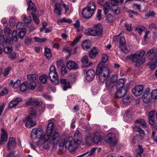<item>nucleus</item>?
Returning a JSON list of instances; mask_svg holds the SVG:
<instances>
[{"instance_id": "680f3d73", "label": "nucleus", "mask_w": 157, "mask_h": 157, "mask_svg": "<svg viewBox=\"0 0 157 157\" xmlns=\"http://www.w3.org/2000/svg\"><path fill=\"white\" fill-rule=\"evenodd\" d=\"M108 59V57L107 55L103 54L102 55L101 62L104 63L106 62Z\"/></svg>"}, {"instance_id": "f8f14e48", "label": "nucleus", "mask_w": 157, "mask_h": 157, "mask_svg": "<svg viewBox=\"0 0 157 157\" xmlns=\"http://www.w3.org/2000/svg\"><path fill=\"white\" fill-rule=\"evenodd\" d=\"M17 32L14 30L12 33V37L11 38H7L5 41L6 44H12L13 41L17 42Z\"/></svg>"}, {"instance_id": "20e7f679", "label": "nucleus", "mask_w": 157, "mask_h": 157, "mask_svg": "<svg viewBox=\"0 0 157 157\" xmlns=\"http://www.w3.org/2000/svg\"><path fill=\"white\" fill-rule=\"evenodd\" d=\"M145 54V52L143 50L138 51L135 54H130L127 56V59H130L133 62L136 63L139 65L143 64L144 60L143 57Z\"/></svg>"}, {"instance_id": "bb28decb", "label": "nucleus", "mask_w": 157, "mask_h": 157, "mask_svg": "<svg viewBox=\"0 0 157 157\" xmlns=\"http://www.w3.org/2000/svg\"><path fill=\"white\" fill-rule=\"evenodd\" d=\"M103 7V10L105 15L109 13V10L110 9V6L109 2H106L104 4H102V6Z\"/></svg>"}, {"instance_id": "a211bd4d", "label": "nucleus", "mask_w": 157, "mask_h": 157, "mask_svg": "<svg viewBox=\"0 0 157 157\" xmlns=\"http://www.w3.org/2000/svg\"><path fill=\"white\" fill-rule=\"evenodd\" d=\"M0 145L2 144L3 142H6L7 140V134L3 128L1 129Z\"/></svg>"}, {"instance_id": "f704fd0d", "label": "nucleus", "mask_w": 157, "mask_h": 157, "mask_svg": "<svg viewBox=\"0 0 157 157\" xmlns=\"http://www.w3.org/2000/svg\"><path fill=\"white\" fill-rule=\"evenodd\" d=\"M135 122L141 125L143 128H145L147 127L146 122L142 119H139L136 120L135 121Z\"/></svg>"}, {"instance_id": "473e14b6", "label": "nucleus", "mask_w": 157, "mask_h": 157, "mask_svg": "<svg viewBox=\"0 0 157 157\" xmlns=\"http://www.w3.org/2000/svg\"><path fill=\"white\" fill-rule=\"evenodd\" d=\"M23 17V20L27 25V26H28V25H29L30 24H31V17L30 16L27 17L25 15L22 16Z\"/></svg>"}, {"instance_id": "e2e57ef3", "label": "nucleus", "mask_w": 157, "mask_h": 157, "mask_svg": "<svg viewBox=\"0 0 157 157\" xmlns=\"http://www.w3.org/2000/svg\"><path fill=\"white\" fill-rule=\"evenodd\" d=\"M151 138L153 141L157 142V135L154 131L152 132Z\"/></svg>"}, {"instance_id": "ea45409f", "label": "nucleus", "mask_w": 157, "mask_h": 157, "mask_svg": "<svg viewBox=\"0 0 157 157\" xmlns=\"http://www.w3.org/2000/svg\"><path fill=\"white\" fill-rule=\"evenodd\" d=\"M44 54L47 59H49L52 56L50 50L48 48H45Z\"/></svg>"}, {"instance_id": "864d4df0", "label": "nucleus", "mask_w": 157, "mask_h": 157, "mask_svg": "<svg viewBox=\"0 0 157 157\" xmlns=\"http://www.w3.org/2000/svg\"><path fill=\"white\" fill-rule=\"evenodd\" d=\"M144 27L142 26H138L136 27V29L139 32L140 35H141L143 31L144 30Z\"/></svg>"}, {"instance_id": "39448f33", "label": "nucleus", "mask_w": 157, "mask_h": 157, "mask_svg": "<svg viewBox=\"0 0 157 157\" xmlns=\"http://www.w3.org/2000/svg\"><path fill=\"white\" fill-rule=\"evenodd\" d=\"M124 82L123 79H120L117 81L116 85L117 91L115 94L116 98H121L126 94L127 89L124 87Z\"/></svg>"}, {"instance_id": "49530a36", "label": "nucleus", "mask_w": 157, "mask_h": 157, "mask_svg": "<svg viewBox=\"0 0 157 157\" xmlns=\"http://www.w3.org/2000/svg\"><path fill=\"white\" fill-rule=\"evenodd\" d=\"M82 47L84 49L87 50L90 48V47L89 46L88 41L85 40L82 44Z\"/></svg>"}, {"instance_id": "2f4dec72", "label": "nucleus", "mask_w": 157, "mask_h": 157, "mask_svg": "<svg viewBox=\"0 0 157 157\" xmlns=\"http://www.w3.org/2000/svg\"><path fill=\"white\" fill-rule=\"evenodd\" d=\"M86 8L95 12L96 8V6L94 2L91 1L89 2V3L88 4L87 7Z\"/></svg>"}, {"instance_id": "f3484780", "label": "nucleus", "mask_w": 157, "mask_h": 157, "mask_svg": "<svg viewBox=\"0 0 157 157\" xmlns=\"http://www.w3.org/2000/svg\"><path fill=\"white\" fill-rule=\"evenodd\" d=\"M67 68L70 70H76L78 68V66L76 63L73 61L70 60L67 63Z\"/></svg>"}, {"instance_id": "bf43d9fd", "label": "nucleus", "mask_w": 157, "mask_h": 157, "mask_svg": "<svg viewBox=\"0 0 157 157\" xmlns=\"http://www.w3.org/2000/svg\"><path fill=\"white\" fill-rule=\"evenodd\" d=\"M151 97L153 99H157V90H153L151 93Z\"/></svg>"}, {"instance_id": "69168bd1", "label": "nucleus", "mask_w": 157, "mask_h": 157, "mask_svg": "<svg viewBox=\"0 0 157 157\" xmlns=\"http://www.w3.org/2000/svg\"><path fill=\"white\" fill-rule=\"evenodd\" d=\"M35 40L37 42H45L47 40L46 38H43V39H41L37 37H34Z\"/></svg>"}, {"instance_id": "b1692460", "label": "nucleus", "mask_w": 157, "mask_h": 157, "mask_svg": "<svg viewBox=\"0 0 157 157\" xmlns=\"http://www.w3.org/2000/svg\"><path fill=\"white\" fill-rule=\"evenodd\" d=\"M62 5L61 2L56 3L54 5V12L59 15L61 14V11L62 10Z\"/></svg>"}, {"instance_id": "2eb2a0df", "label": "nucleus", "mask_w": 157, "mask_h": 157, "mask_svg": "<svg viewBox=\"0 0 157 157\" xmlns=\"http://www.w3.org/2000/svg\"><path fill=\"white\" fill-rule=\"evenodd\" d=\"M61 87L64 90L71 88L70 84L68 80L65 78L61 79L60 80Z\"/></svg>"}, {"instance_id": "f257e3e1", "label": "nucleus", "mask_w": 157, "mask_h": 157, "mask_svg": "<svg viewBox=\"0 0 157 157\" xmlns=\"http://www.w3.org/2000/svg\"><path fill=\"white\" fill-rule=\"evenodd\" d=\"M53 127V123L51 122L48 123L46 134L43 136V137L42 136L43 131L41 128H33L32 130L31 133V138L33 139H34L40 137V139L38 142V145L43 144L49 139Z\"/></svg>"}, {"instance_id": "0eeeda50", "label": "nucleus", "mask_w": 157, "mask_h": 157, "mask_svg": "<svg viewBox=\"0 0 157 157\" xmlns=\"http://www.w3.org/2000/svg\"><path fill=\"white\" fill-rule=\"evenodd\" d=\"M48 76L52 84H56L58 83V77L55 66H52L50 67Z\"/></svg>"}, {"instance_id": "c03bdc74", "label": "nucleus", "mask_w": 157, "mask_h": 157, "mask_svg": "<svg viewBox=\"0 0 157 157\" xmlns=\"http://www.w3.org/2000/svg\"><path fill=\"white\" fill-rule=\"evenodd\" d=\"M47 76L46 75H43L40 76L39 79L41 83L44 84L47 82Z\"/></svg>"}, {"instance_id": "ddd939ff", "label": "nucleus", "mask_w": 157, "mask_h": 157, "mask_svg": "<svg viewBox=\"0 0 157 157\" xmlns=\"http://www.w3.org/2000/svg\"><path fill=\"white\" fill-rule=\"evenodd\" d=\"M23 122L25 123V126L27 128H31L34 126L36 123L33 121L31 117L30 116L26 117L23 120Z\"/></svg>"}, {"instance_id": "a19ab883", "label": "nucleus", "mask_w": 157, "mask_h": 157, "mask_svg": "<svg viewBox=\"0 0 157 157\" xmlns=\"http://www.w3.org/2000/svg\"><path fill=\"white\" fill-rule=\"evenodd\" d=\"M133 129L134 131L139 132L140 133V135H144V131L139 126H135L133 127Z\"/></svg>"}, {"instance_id": "423d86ee", "label": "nucleus", "mask_w": 157, "mask_h": 157, "mask_svg": "<svg viewBox=\"0 0 157 157\" xmlns=\"http://www.w3.org/2000/svg\"><path fill=\"white\" fill-rule=\"evenodd\" d=\"M113 40L115 41H119L120 48L124 53H128L129 51V47L126 45L124 37L121 36V34L115 36L113 38Z\"/></svg>"}, {"instance_id": "7ed1b4c3", "label": "nucleus", "mask_w": 157, "mask_h": 157, "mask_svg": "<svg viewBox=\"0 0 157 157\" xmlns=\"http://www.w3.org/2000/svg\"><path fill=\"white\" fill-rule=\"evenodd\" d=\"M145 56L148 57L150 60L148 64L150 68L152 70H155L157 66V49L153 48L149 50Z\"/></svg>"}, {"instance_id": "09e8293b", "label": "nucleus", "mask_w": 157, "mask_h": 157, "mask_svg": "<svg viewBox=\"0 0 157 157\" xmlns=\"http://www.w3.org/2000/svg\"><path fill=\"white\" fill-rule=\"evenodd\" d=\"M28 7L27 8V10H33V11H35V9L33 6V4L32 2L31 1H29L28 3Z\"/></svg>"}, {"instance_id": "1a4fd4ad", "label": "nucleus", "mask_w": 157, "mask_h": 157, "mask_svg": "<svg viewBox=\"0 0 157 157\" xmlns=\"http://www.w3.org/2000/svg\"><path fill=\"white\" fill-rule=\"evenodd\" d=\"M108 136L109 138L105 142L111 146H115L117 144V140L115 135L113 133H110L108 134Z\"/></svg>"}, {"instance_id": "13d9d810", "label": "nucleus", "mask_w": 157, "mask_h": 157, "mask_svg": "<svg viewBox=\"0 0 157 157\" xmlns=\"http://www.w3.org/2000/svg\"><path fill=\"white\" fill-rule=\"evenodd\" d=\"M3 50L5 52L7 53H10L12 52V48L11 46H7L4 47L3 49Z\"/></svg>"}, {"instance_id": "3c124183", "label": "nucleus", "mask_w": 157, "mask_h": 157, "mask_svg": "<svg viewBox=\"0 0 157 157\" xmlns=\"http://www.w3.org/2000/svg\"><path fill=\"white\" fill-rule=\"evenodd\" d=\"M106 15V19L108 21L112 22L114 20V18L111 13H108Z\"/></svg>"}, {"instance_id": "4d7b16f0", "label": "nucleus", "mask_w": 157, "mask_h": 157, "mask_svg": "<svg viewBox=\"0 0 157 157\" xmlns=\"http://www.w3.org/2000/svg\"><path fill=\"white\" fill-rule=\"evenodd\" d=\"M122 102L126 105H128L131 102V99L129 97H127L126 98H124L122 99Z\"/></svg>"}, {"instance_id": "a18cd8bd", "label": "nucleus", "mask_w": 157, "mask_h": 157, "mask_svg": "<svg viewBox=\"0 0 157 157\" xmlns=\"http://www.w3.org/2000/svg\"><path fill=\"white\" fill-rule=\"evenodd\" d=\"M26 32V29H25L23 28L21 31L18 33V36L19 37L21 38H23L24 37Z\"/></svg>"}, {"instance_id": "393cba45", "label": "nucleus", "mask_w": 157, "mask_h": 157, "mask_svg": "<svg viewBox=\"0 0 157 157\" xmlns=\"http://www.w3.org/2000/svg\"><path fill=\"white\" fill-rule=\"evenodd\" d=\"M94 29L97 33L98 36L101 35L103 34V28L100 24H98L94 26Z\"/></svg>"}, {"instance_id": "37998d69", "label": "nucleus", "mask_w": 157, "mask_h": 157, "mask_svg": "<svg viewBox=\"0 0 157 157\" xmlns=\"http://www.w3.org/2000/svg\"><path fill=\"white\" fill-rule=\"evenodd\" d=\"M61 5H62V7H64L65 9V13L67 15L69 14L71 11L69 10L68 6L64 4L63 2H61Z\"/></svg>"}, {"instance_id": "774afa93", "label": "nucleus", "mask_w": 157, "mask_h": 157, "mask_svg": "<svg viewBox=\"0 0 157 157\" xmlns=\"http://www.w3.org/2000/svg\"><path fill=\"white\" fill-rule=\"evenodd\" d=\"M8 92V90L6 88H4L0 93V97L6 95Z\"/></svg>"}, {"instance_id": "5701e85b", "label": "nucleus", "mask_w": 157, "mask_h": 157, "mask_svg": "<svg viewBox=\"0 0 157 157\" xmlns=\"http://www.w3.org/2000/svg\"><path fill=\"white\" fill-rule=\"evenodd\" d=\"M41 103L40 101L36 99L30 98L26 102V104L28 105H31L34 106L39 105Z\"/></svg>"}, {"instance_id": "9d476101", "label": "nucleus", "mask_w": 157, "mask_h": 157, "mask_svg": "<svg viewBox=\"0 0 157 157\" xmlns=\"http://www.w3.org/2000/svg\"><path fill=\"white\" fill-rule=\"evenodd\" d=\"M95 76V72L92 69H90L87 71L86 73V76L85 78V81L86 82H90L92 81Z\"/></svg>"}, {"instance_id": "5fc2aeb1", "label": "nucleus", "mask_w": 157, "mask_h": 157, "mask_svg": "<svg viewBox=\"0 0 157 157\" xmlns=\"http://www.w3.org/2000/svg\"><path fill=\"white\" fill-rule=\"evenodd\" d=\"M11 70V67H8L6 68L4 70V71L3 74L4 77L7 76L9 74L10 71Z\"/></svg>"}, {"instance_id": "8fccbe9b", "label": "nucleus", "mask_w": 157, "mask_h": 157, "mask_svg": "<svg viewBox=\"0 0 157 157\" xmlns=\"http://www.w3.org/2000/svg\"><path fill=\"white\" fill-rule=\"evenodd\" d=\"M71 22V21L70 19H67L65 18H63L61 19L58 21V23L59 24H60L63 22H67L70 23Z\"/></svg>"}, {"instance_id": "7c9ffc66", "label": "nucleus", "mask_w": 157, "mask_h": 157, "mask_svg": "<svg viewBox=\"0 0 157 157\" xmlns=\"http://www.w3.org/2000/svg\"><path fill=\"white\" fill-rule=\"evenodd\" d=\"M142 135H136L133 139V143L134 144H137L140 143L142 139Z\"/></svg>"}, {"instance_id": "aec40b11", "label": "nucleus", "mask_w": 157, "mask_h": 157, "mask_svg": "<svg viewBox=\"0 0 157 157\" xmlns=\"http://www.w3.org/2000/svg\"><path fill=\"white\" fill-rule=\"evenodd\" d=\"M16 145V143L14 138L13 137L10 138L7 146L8 149L10 150L12 148H14Z\"/></svg>"}, {"instance_id": "c85d7f7f", "label": "nucleus", "mask_w": 157, "mask_h": 157, "mask_svg": "<svg viewBox=\"0 0 157 157\" xmlns=\"http://www.w3.org/2000/svg\"><path fill=\"white\" fill-rule=\"evenodd\" d=\"M21 82V81L20 80H17L15 82H14L13 80H11L10 82V84L12 85L14 88L17 89L19 88Z\"/></svg>"}, {"instance_id": "e433bc0d", "label": "nucleus", "mask_w": 157, "mask_h": 157, "mask_svg": "<svg viewBox=\"0 0 157 157\" xmlns=\"http://www.w3.org/2000/svg\"><path fill=\"white\" fill-rule=\"evenodd\" d=\"M38 77V76L35 74H29L27 75V78L29 80L34 81Z\"/></svg>"}, {"instance_id": "6ab92c4d", "label": "nucleus", "mask_w": 157, "mask_h": 157, "mask_svg": "<svg viewBox=\"0 0 157 157\" xmlns=\"http://www.w3.org/2000/svg\"><path fill=\"white\" fill-rule=\"evenodd\" d=\"M94 144L100 145L102 143V138L97 133H95L94 136L92 139Z\"/></svg>"}, {"instance_id": "0e129e2a", "label": "nucleus", "mask_w": 157, "mask_h": 157, "mask_svg": "<svg viewBox=\"0 0 157 157\" xmlns=\"http://www.w3.org/2000/svg\"><path fill=\"white\" fill-rule=\"evenodd\" d=\"M32 15L33 17V20L35 21V23L37 25L39 24L40 22L39 18L36 16L34 14L32 13Z\"/></svg>"}, {"instance_id": "4468645a", "label": "nucleus", "mask_w": 157, "mask_h": 157, "mask_svg": "<svg viewBox=\"0 0 157 157\" xmlns=\"http://www.w3.org/2000/svg\"><path fill=\"white\" fill-rule=\"evenodd\" d=\"M94 12L88 9L84 8L82 11V15L84 18L88 19L93 15Z\"/></svg>"}, {"instance_id": "a878e982", "label": "nucleus", "mask_w": 157, "mask_h": 157, "mask_svg": "<svg viewBox=\"0 0 157 157\" xmlns=\"http://www.w3.org/2000/svg\"><path fill=\"white\" fill-rule=\"evenodd\" d=\"M82 137V135L81 132L78 130H76L74 135V140L78 143Z\"/></svg>"}, {"instance_id": "412c9836", "label": "nucleus", "mask_w": 157, "mask_h": 157, "mask_svg": "<svg viewBox=\"0 0 157 157\" xmlns=\"http://www.w3.org/2000/svg\"><path fill=\"white\" fill-rule=\"evenodd\" d=\"M85 34L87 35H90L93 36H98L97 33L94 28V27L93 28H89L85 30L84 31Z\"/></svg>"}, {"instance_id": "338daca9", "label": "nucleus", "mask_w": 157, "mask_h": 157, "mask_svg": "<svg viewBox=\"0 0 157 157\" xmlns=\"http://www.w3.org/2000/svg\"><path fill=\"white\" fill-rule=\"evenodd\" d=\"M63 51H65L69 53L68 57H69L71 55V52H72V49L71 48L68 47H66L63 48Z\"/></svg>"}, {"instance_id": "cd10ccee", "label": "nucleus", "mask_w": 157, "mask_h": 157, "mask_svg": "<svg viewBox=\"0 0 157 157\" xmlns=\"http://www.w3.org/2000/svg\"><path fill=\"white\" fill-rule=\"evenodd\" d=\"M59 134L57 132H55L53 135L51 142L53 144H57L59 137Z\"/></svg>"}, {"instance_id": "f03ea898", "label": "nucleus", "mask_w": 157, "mask_h": 157, "mask_svg": "<svg viewBox=\"0 0 157 157\" xmlns=\"http://www.w3.org/2000/svg\"><path fill=\"white\" fill-rule=\"evenodd\" d=\"M96 74L99 75V81L103 82L109 78L110 71L108 68L99 64L96 69Z\"/></svg>"}, {"instance_id": "c9c22d12", "label": "nucleus", "mask_w": 157, "mask_h": 157, "mask_svg": "<svg viewBox=\"0 0 157 157\" xmlns=\"http://www.w3.org/2000/svg\"><path fill=\"white\" fill-rule=\"evenodd\" d=\"M149 90H150L149 88L147 89L142 96V98L144 100L143 101L144 102H145V101L146 100L148 95H150Z\"/></svg>"}, {"instance_id": "6e6d98bb", "label": "nucleus", "mask_w": 157, "mask_h": 157, "mask_svg": "<svg viewBox=\"0 0 157 157\" xmlns=\"http://www.w3.org/2000/svg\"><path fill=\"white\" fill-rule=\"evenodd\" d=\"M101 12L102 10L101 9H98L97 11V17L99 21L102 19Z\"/></svg>"}, {"instance_id": "72a5a7b5", "label": "nucleus", "mask_w": 157, "mask_h": 157, "mask_svg": "<svg viewBox=\"0 0 157 157\" xmlns=\"http://www.w3.org/2000/svg\"><path fill=\"white\" fill-rule=\"evenodd\" d=\"M20 90L22 92H25L28 89L27 86V82H23L22 84L21 83L19 87Z\"/></svg>"}, {"instance_id": "dca6fc26", "label": "nucleus", "mask_w": 157, "mask_h": 157, "mask_svg": "<svg viewBox=\"0 0 157 157\" xmlns=\"http://www.w3.org/2000/svg\"><path fill=\"white\" fill-rule=\"evenodd\" d=\"M22 101V99L21 98H14L10 102L8 106L10 108L15 107Z\"/></svg>"}, {"instance_id": "58836bf2", "label": "nucleus", "mask_w": 157, "mask_h": 157, "mask_svg": "<svg viewBox=\"0 0 157 157\" xmlns=\"http://www.w3.org/2000/svg\"><path fill=\"white\" fill-rule=\"evenodd\" d=\"M106 88L107 89L111 90L114 87V83L110 81H107L106 82Z\"/></svg>"}, {"instance_id": "4be33fe9", "label": "nucleus", "mask_w": 157, "mask_h": 157, "mask_svg": "<svg viewBox=\"0 0 157 157\" xmlns=\"http://www.w3.org/2000/svg\"><path fill=\"white\" fill-rule=\"evenodd\" d=\"M81 62L83 64V67H84L90 66L92 64L91 62H89L88 58L87 56H83Z\"/></svg>"}, {"instance_id": "79ce46f5", "label": "nucleus", "mask_w": 157, "mask_h": 157, "mask_svg": "<svg viewBox=\"0 0 157 157\" xmlns=\"http://www.w3.org/2000/svg\"><path fill=\"white\" fill-rule=\"evenodd\" d=\"M29 116H30L31 117V116H35L36 114V109L33 108H30L29 109Z\"/></svg>"}, {"instance_id": "052dcab7", "label": "nucleus", "mask_w": 157, "mask_h": 157, "mask_svg": "<svg viewBox=\"0 0 157 157\" xmlns=\"http://www.w3.org/2000/svg\"><path fill=\"white\" fill-rule=\"evenodd\" d=\"M127 12L129 13L128 16L130 17H132V14H134L135 15H137L138 14L136 11L132 10H128Z\"/></svg>"}, {"instance_id": "603ef678", "label": "nucleus", "mask_w": 157, "mask_h": 157, "mask_svg": "<svg viewBox=\"0 0 157 157\" xmlns=\"http://www.w3.org/2000/svg\"><path fill=\"white\" fill-rule=\"evenodd\" d=\"M11 32L12 31L9 28H6L4 29V33L6 36H10Z\"/></svg>"}, {"instance_id": "9b49d317", "label": "nucleus", "mask_w": 157, "mask_h": 157, "mask_svg": "<svg viewBox=\"0 0 157 157\" xmlns=\"http://www.w3.org/2000/svg\"><path fill=\"white\" fill-rule=\"evenodd\" d=\"M143 89L144 86L143 85H137L134 87L132 91L135 95L138 96L142 94Z\"/></svg>"}, {"instance_id": "c756f323", "label": "nucleus", "mask_w": 157, "mask_h": 157, "mask_svg": "<svg viewBox=\"0 0 157 157\" xmlns=\"http://www.w3.org/2000/svg\"><path fill=\"white\" fill-rule=\"evenodd\" d=\"M98 53V49L95 48H93L91 49L89 55L90 58H93L95 57L96 55Z\"/></svg>"}, {"instance_id": "4c0bfd02", "label": "nucleus", "mask_w": 157, "mask_h": 157, "mask_svg": "<svg viewBox=\"0 0 157 157\" xmlns=\"http://www.w3.org/2000/svg\"><path fill=\"white\" fill-rule=\"evenodd\" d=\"M36 86V84L35 81H32L28 84L27 83L28 89L32 90H34Z\"/></svg>"}, {"instance_id": "6e6552de", "label": "nucleus", "mask_w": 157, "mask_h": 157, "mask_svg": "<svg viewBox=\"0 0 157 157\" xmlns=\"http://www.w3.org/2000/svg\"><path fill=\"white\" fill-rule=\"evenodd\" d=\"M78 146V143L74 140H66L65 144V147L70 151L75 150Z\"/></svg>"}, {"instance_id": "de8ad7c7", "label": "nucleus", "mask_w": 157, "mask_h": 157, "mask_svg": "<svg viewBox=\"0 0 157 157\" xmlns=\"http://www.w3.org/2000/svg\"><path fill=\"white\" fill-rule=\"evenodd\" d=\"M81 38V36H77L75 40L72 43L70 44V45L71 47H73L78 42Z\"/></svg>"}]
</instances>
